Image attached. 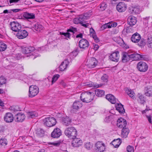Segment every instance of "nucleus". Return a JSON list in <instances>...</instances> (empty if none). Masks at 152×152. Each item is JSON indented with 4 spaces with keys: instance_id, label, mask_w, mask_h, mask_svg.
<instances>
[{
    "instance_id": "f257e3e1",
    "label": "nucleus",
    "mask_w": 152,
    "mask_h": 152,
    "mask_svg": "<svg viewBox=\"0 0 152 152\" xmlns=\"http://www.w3.org/2000/svg\"><path fill=\"white\" fill-rule=\"evenodd\" d=\"M94 94L93 92H88L82 93L80 96V99L83 102H90L92 101L94 98Z\"/></svg>"
},
{
    "instance_id": "f03ea898",
    "label": "nucleus",
    "mask_w": 152,
    "mask_h": 152,
    "mask_svg": "<svg viewBox=\"0 0 152 152\" xmlns=\"http://www.w3.org/2000/svg\"><path fill=\"white\" fill-rule=\"evenodd\" d=\"M34 50V47L29 46L22 48V52L23 53L27 55V56H31V58L34 59L39 56L37 54L35 55V52H33Z\"/></svg>"
},
{
    "instance_id": "7ed1b4c3",
    "label": "nucleus",
    "mask_w": 152,
    "mask_h": 152,
    "mask_svg": "<svg viewBox=\"0 0 152 152\" xmlns=\"http://www.w3.org/2000/svg\"><path fill=\"white\" fill-rule=\"evenodd\" d=\"M65 134L70 139H73L77 137V132L76 130L73 127H69L64 131Z\"/></svg>"
},
{
    "instance_id": "20e7f679",
    "label": "nucleus",
    "mask_w": 152,
    "mask_h": 152,
    "mask_svg": "<svg viewBox=\"0 0 152 152\" xmlns=\"http://www.w3.org/2000/svg\"><path fill=\"white\" fill-rule=\"evenodd\" d=\"M43 121L44 125L48 127L55 126L56 123V119L53 117H47L44 118Z\"/></svg>"
},
{
    "instance_id": "39448f33",
    "label": "nucleus",
    "mask_w": 152,
    "mask_h": 152,
    "mask_svg": "<svg viewBox=\"0 0 152 152\" xmlns=\"http://www.w3.org/2000/svg\"><path fill=\"white\" fill-rule=\"evenodd\" d=\"M77 31V30L76 28L71 27L69 29H67V32H60V34L61 35H63L64 36L70 39L71 35H73V36L75 37V36L74 35V34Z\"/></svg>"
},
{
    "instance_id": "423d86ee",
    "label": "nucleus",
    "mask_w": 152,
    "mask_h": 152,
    "mask_svg": "<svg viewBox=\"0 0 152 152\" xmlns=\"http://www.w3.org/2000/svg\"><path fill=\"white\" fill-rule=\"evenodd\" d=\"M39 92L38 88L36 85H31L29 88V96L32 97L37 95Z\"/></svg>"
},
{
    "instance_id": "0eeeda50",
    "label": "nucleus",
    "mask_w": 152,
    "mask_h": 152,
    "mask_svg": "<svg viewBox=\"0 0 152 152\" xmlns=\"http://www.w3.org/2000/svg\"><path fill=\"white\" fill-rule=\"evenodd\" d=\"M10 24L11 26V29L15 32H17L22 28L21 24L17 21H14L10 22Z\"/></svg>"
},
{
    "instance_id": "6e6552de",
    "label": "nucleus",
    "mask_w": 152,
    "mask_h": 152,
    "mask_svg": "<svg viewBox=\"0 0 152 152\" xmlns=\"http://www.w3.org/2000/svg\"><path fill=\"white\" fill-rule=\"evenodd\" d=\"M137 68L140 72H144L148 70V66L145 62L140 61L137 64Z\"/></svg>"
},
{
    "instance_id": "1a4fd4ad",
    "label": "nucleus",
    "mask_w": 152,
    "mask_h": 152,
    "mask_svg": "<svg viewBox=\"0 0 152 152\" xmlns=\"http://www.w3.org/2000/svg\"><path fill=\"white\" fill-rule=\"evenodd\" d=\"M95 147L97 152H103L105 149L104 143L102 141L97 142L95 145Z\"/></svg>"
},
{
    "instance_id": "9d476101",
    "label": "nucleus",
    "mask_w": 152,
    "mask_h": 152,
    "mask_svg": "<svg viewBox=\"0 0 152 152\" xmlns=\"http://www.w3.org/2000/svg\"><path fill=\"white\" fill-rule=\"evenodd\" d=\"M89 45L88 42L86 39H82L79 42V46L80 48L83 50L88 48Z\"/></svg>"
},
{
    "instance_id": "9b49d317",
    "label": "nucleus",
    "mask_w": 152,
    "mask_h": 152,
    "mask_svg": "<svg viewBox=\"0 0 152 152\" xmlns=\"http://www.w3.org/2000/svg\"><path fill=\"white\" fill-rule=\"evenodd\" d=\"M28 34V32L26 30L21 28L17 32L16 36L19 39H23L26 38Z\"/></svg>"
},
{
    "instance_id": "f8f14e48",
    "label": "nucleus",
    "mask_w": 152,
    "mask_h": 152,
    "mask_svg": "<svg viewBox=\"0 0 152 152\" xmlns=\"http://www.w3.org/2000/svg\"><path fill=\"white\" fill-rule=\"evenodd\" d=\"M127 122L126 120L122 118H119L117 121V126L120 128H124L126 127Z\"/></svg>"
},
{
    "instance_id": "ddd939ff",
    "label": "nucleus",
    "mask_w": 152,
    "mask_h": 152,
    "mask_svg": "<svg viewBox=\"0 0 152 152\" xmlns=\"http://www.w3.org/2000/svg\"><path fill=\"white\" fill-rule=\"evenodd\" d=\"M86 19V16L83 15H80L75 18L73 20L74 23L75 24H81L85 21Z\"/></svg>"
},
{
    "instance_id": "4468645a",
    "label": "nucleus",
    "mask_w": 152,
    "mask_h": 152,
    "mask_svg": "<svg viewBox=\"0 0 152 152\" xmlns=\"http://www.w3.org/2000/svg\"><path fill=\"white\" fill-rule=\"evenodd\" d=\"M119 58V52L116 51L112 53L110 56V59L112 61L117 62Z\"/></svg>"
},
{
    "instance_id": "2eb2a0df",
    "label": "nucleus",
    "mask_w": 152,
    "mask_h": 152,
    "mask_svg": "<svg viewBox=\"0 0 152 152\" xmlns=\"http://www.w3.org/2000/svg\"><path fill=\"white\" fill-rule=\"evenodd\" d=\"M61 135V130L58 128L55 129L51 133V136L54 138H57Z\"/></svg>"
},
{
    "instance_id": "dca6fc26",
    "label": "nucleus",
    "mask_w": 152,
    "mask_h": 152,
    "mask_svg": "<svg viewBox=\"0 0 152 152\" xmlns=\"http://www.w3.org/2000/svg\"><path fill=\"white\" fill-rule=\"evenodd\" d=\"M61 120L62 124L66 126L71 125L72 123L71 119L67 116L61 118Z\"/></svg>"
},
{
    "instance_id": "f3484780",
    "label": "nucleus",
    "mask_w": 152,
    "mask_h": 152,
    "mask_svg": "<svg viewBox=\"0 0 152 152\" xmlns=\"http://www.w3.org/2000/svg\"><path fill=\"white\" fill-rule=\"evenodd\" d=\"M126 4L123 2L119 3L116 6V9L118 11L120 12L124 11L126 9Z\"/></svg>"
},
{
    "instance_id": "a211bd4d",
    "label": "nucleus",
    "mask_w": 152,
    "mask_h": 152,
    "mask_svg": "<svg viewBox=\"0 0 152 152\" xmlns=\"http://www.w3.org/2000/svg\"><path fill=\"white\" fill-rule=\"evenodd\" d=\"M4 118V121L8 123L12 122L14 119L12 114L10 113H6L5 114Z\"/></svg>"
},
{
    "instance_id": "6ab92c4d",
    "label": "nucleus",
    "mask_w": 152,
    "mask_h": 152,
    "mask_svg": "<svg viewBox=\"0 0 152 152\" xmlns=\"http://www.w3.org/2000/svg\"><path fill=\"white\" fill-rule=\"evenodd\" d=\"M72 139V144L75 147H78L82 144V141L79 138L74 137Z\"/></svg>"
},
{
    "instance_id": "aec40b11",
    "label": "nucleus",
    "mask_w": 152,
    "mask_h": 152,
    "mask_svg": "<svg viewBox=\"0 0 152 152\" xmlns=\"http://www.w3.org/2000/svg\"><path fill=\"white\" fill-rule=\"evenodd\" d=\"M97 61L94 58H91L89 61L88 65V67L91 68L95 67L97 65Z\"/></svg>"
},
{
    "instance_id": "412c9836",
    "label": "nucleus",
    "mask_w": 152,
    "mask_h": 152,
    "mask_svg": "<svg viewBox=\"0 0 152 152\" xmlns=\"http://www.w3.org/2000/svg\"><path fill=\"white\" fill-rule=\"evenodd\" d=\"M141 38L140 35L136 32L132 35L131 37V40L133 42L137 43L138 42Z\"/></svg>"
},
{
    "instance_id": "4be33fe9",
    "label": "nucleus",
    "mask_w": 152,
    "mask_h": 152,
    "mask_svg": "<svg viewBox=\"0 0 152 152\" xmlns=\"http://www.w3.org/2000/svg\"><path fill=\"white\" fill-rule=\"evenodd\" d=\"M136 18L132 16H129L127 19V23L129 25L132 26L134 25L136 23Z\"/></svg>"
},
{
    "instance_id": "5701e85b",
    "label": "nucleus",
    "mask_w": 152,
    "mask_h": 152,
    "mask_svg": "<svg viewBox=\"0 0 152 152\" xmlns=\"http://www.w3.org/2000/svg\"><path fill=\"white\" fill-rule=\"evenodd\" d=\"M16 121L18 122H22L25 119V115L21 113H18L15 116Z\"/></svg>"
},
{
    "instance_id": "b1692460",
    "label": "nucleus",
    "mask_w": 152,
    "mask_h": 152,
    "mask_svg": "<svg viewBox=\"0 0 152 152\" xmlns=\"http://www.w3.org/2000/svg\"><path fill=\"white\" fill-rule=\"evenodd\" d=\"M90 33L91 36L93 38L95 41L96 43L99 42V39L97 37L95 32L93 28H91L90 29Z\"/></svg>"
},
{
    "instance_id": "393cba45",
    "label": "nucleus",
    "mask_w": 152,
    "mask_h": 152,
    "mask_svg": "<svg viewBox=\"0 0 152 152\" xmlns=\"http://www.w3.org/2000/svg\"><path fill=\"white\" fill-rule=\"evenodd\" d=\"M69 64V61L67 59L63 61L59 66L60 70L63 71L66 69Z\"/></svg>"
},
{
    "instance_id": "a878e982",
    "label": "nucleus",
    "mask_w": 152,
    "mask_h": 152,
    "mask_svg": "<svg viewBox=\"0 0 152 152\" xmlns=\"http://www.w3.org/2000/svg\"><path fill=\"white\" fill-rule=\"evenodd\" d=\"M106 98L112 104H115L116 102V99L114 96L111 94H108L106 96Z\"/></svg>"
},
{
    "instance_id": "bb28decb",
    "label": "nucleus",
    "mask_w": 152,
    "mask_h": 152,
    "mask_svg": "<svg viewBox=\"0 0 152 152\" xmlns=\"http://www.w3.org/2000/svg\"><path fill=\"white\" fill-rule=\"evenodd\" d=\"M121 142V140L120 138L115 139L110 143L115 148L118 147Z\"/></svg>"
},
{
    "instance_id": "cd10ccee",
    "label": "nucleus",
    "mask_w": 152,
    "mask_h": 152,
    "mask_svg": "<svg viewBox=\"0 0 152 152\" xmlns=\"http://www.w3.org/2000/svg\"><path fill=\"white\" fill-rule=\"evenodd\" d=\"M23 17L26 19H33L35 18V15L32 13H29L27 12H24L23 15Z\"/></svg>"
},
{
    "instance_id": "c85d7f7f",
    "label": "nucleus",
    "mask_w": 152,
    "mask_h": 152,
    "mask_svg": "<svg viewBox=\"0 0 152 152\" xmlns=\"http://www.w3.org/2000/svg\"><path fill=\"white\" fill-rule=\"evenodd\" d=\"M116 110L121 113H123L125 112L123 106L121 103L115 105Z\"/></svg>"
},
{
    "instance_id": "c756f323",
    "label": "nucleus",
    "mask_w": 152,
    "mask_h": 152,
    "mask_svg": "<svg viewBox=\"0 0 152 152\" xmlns=\"http://www.w3.org/2000/svg\"><path fill=\"white\" fill-rule=\"evenodd\" d=\"M27 117L28 118H34L38 116L37 113L35 111H29L27 112Z\"/></svg>"
},
{
    "instance_id": "7c9ffc66",
    "label": "nucleus",
    "mask_w": 152,
    "mask_h": 152,
    "mask_svg": "<svg viewBox=\"0 0 152 152\" xmlns=\"http://www.w3.org/2000/svg\"><path fill=\"white\" fill-rule=\"evenodd\" d=\"M129 55L127 53L123 52L122 54V61L123 63H125L129 60Z\"/></svg>"
},
{
    "instance_id": "2f4dec72",
    "label": "nucleus",
    "mask_w": 152,
    "mask_h": 152,
    "mask_svg": "<svg viewBox=\"0 0 152 152\" xmlns=\"http://www.w3.org/2000/svg\"><path fill=\"white\" fill-rule=\"evenodd\" d=\"M32 27L34 28L35 30L39 32L42 29L43 26L39 23H36Z\"/></svg>"
},
{
    "instance_id": "473e14b6",
    "label": "nucleus",
    "mask_w": 152,
    "mask_h": 152,
    "mask_svg": "<svg viewBox=\"0 0 152 152\" xmlns=\"http://www.w3.org/2000/svg\"><path fill=\"white\" fill-rule=\"evenodd\" d=\"M146 44L148 47L152 48V36L150 35L148 36L146 42Z\"/></svg>"
},
{
    "instance_id": "72a5a7b5",
    "label": "nucleus",
    "mask_w": 152,
    "mask_h": 152,
    "mask_svg": "<svg viewBox=\"0 0 152 152\" xmlns=\"http://www.w3.org/2000/svg\"><path fill=\"white\" fill-rule=\"evenodd\" d=\"M82 104L80 101H75L73 104V107L74 109L77 110L81 107Z\"/></svg>"
},
{
    "instance_id": "f704fd0d",
    "label": "nucleus",
    "mask_w": 152,
    "mask_h": 152,
    "mask_svg": "<svg viewBox=\"0 0 152 152\" xmlns=\"http://www.w3.org/2000/svg\"><path fill=\"white\" fill-rule=\"evenodd\" d=\"M129 130L128 128L125 127L122 130V135L123 137L126 138L129 132Z\"/></svg>"
},
{
    "instance_id": "c9c22d12",
    "label": "nucleus",
    "mask_w": 152,
    "mask_h": 152,
    "mask_svg": "<svg viewBox=\"0 0 152 152\" xmlns=\"http://www.w3.org/2000/svg\"><path fill=\"white\" fill-rule=\"evenodd\" d=\"M95 93L96 96L102 97L104 95V91L103 90L97 89L95 90Z\"/></svg>"
},
{
    "instance_id": "e433bc0d",
    "label": "nucleus",
    "mask_w": 152,
    "mask_h": 152,
    "mask_svg": "<svg viewBox=\"0 0 152 152\" xmlns=\"http://www.w3.org/2000/svg\"><path fill=\"white\" fill-rule=\"evenodd\" d=\"M8 144L7 139L5 138H2L0 139V145L2 146L5 147Z\"/></svg>"
},
{
    "instance_id": "4c0bfd02",
    "label": "nucleus",
    "mask_w": 152,
    "mask_h": 152,
    "mask_svg": "<svg viewBox=\"0 0 152 152\" xmlns=\"http://www.w3.org/2000/svg\"><path fill=\"white\" fill-rule=\"evenodd\" d=\"M125 91L126 94L130 97L131 98L133 97L134 93V91H133L131 89L127 88L126 89Z\"/></svg>"
},
{
    "instance_id": "58836bf2",
    "label": "nucleus",
    "mask_w": 152,
    "mask_h": 152,
    "mask_svg": "<svg viewBox=\"0 0 152 152\" xmlns=\"http://www.w3.org/2000/svg\"><path fill=\"white\" fill-rule=\"evenodd\" d=\"M145 94L147 96H152V86H149L147 88V91Z\"/></svg>"
},
{
    "instance_id": "ea45409f",
    "label": "nucleus",
    "mask_w": 152,
    "mask_h": 152,
    "mask_svg": "<svg viewBox=\"0 0 152 152\" xmlns=\"http://www.w3.org/2000/svg\"><path fill=\"white\" fill-rule=\"evenodd\" d=\"M45 132L44 130L41 129H38L37 132V134L39 137H42L44 135Z\"/></svg>"
},
{
    "instance_id": "a19ab883",
    "label": "nucleus",
    "mask_w": 152,
    "mask_h": 152,
    "mask_svg": "<svg viewBox=\"0 0 152 152\" xmlns=\"http://www.w3.org/2000/svg\"><path fill=\"white\" fill-rule=\"evenodd\" d=\"M7 48V45L4 43L0 42V51H4Z\"/></svg>"
},
{
    "instance_id": "79ce46f5",
    "label": "nucleus",
    "mask_w": 152,
    "mask_h": 152,
    "mask_svg": "<svg viewBox=\"0 0 152 152\" xmlns=\"http://www.w3.org/2000/svg\"><path fill=\"white\" fill-rule=\"evenodd\" d=\"M137 100L141 104H143L145 102V100L144 97L142 95H139L138 98Z\"/></svg>"
},
{
    "instance_id": "37998d69",
    "label": "nucleus",
    "mask_w": 152,
    "mask_h": 152,
    "mask_svg": "<svg viewBox=\"0 0 152 152\" xmlns=\"http://www.w3.org/2000/svg\"><path fill=\"white\" fill-rule=\"evenodd\" d=\"M131 9L132 12L133 13L137 14L139 13L140 12V9L137 7H132Z\"/></svg>"
},
{
    "instance_id": "c03bdc74",
    "label": "nucleus",
    "mask_w": 152,
    "mask_h": 152,
    "mask_svg": "<svg viewBox=\"0 0 152 152\" xmlns=\"http://www.w3.org/2000/svg\"><path fill=\"white\" fill-rule=\"evenodd\" d=\"M107 5L105 2H103L100 5V10L102 11L104 10L106 8Z\"/></svg>"
},
{
    "instance_id": "a18cd8bd",
    "label": "nucleus",
    "mask_w": 152,
    "mask_h": 152,
    "mask_svg": "<svg viewBox=\"0 0 152 152\" xmlns=\"http://www.w3.org/2000/svg\"><path fill=\"white\" fill-rule=\"evenodd\" d=\"M114 114L112 113V114L105 118L104 120V121L106 122H109L112 119L114 118Z\"/></svg>"
},
{
    "instance_id": "49530a36",
    "label": "nucleus",
    "mask_w": 152,
    "mask_h": 152,
    "mask_svg": "<svg viewBox=\"0 0 152 152\" xmlns=\"http://www.w3.org/2000/svg\"><path fill=\"white\" fill-rule=\"evenodd\" d=\"M138 45L140 46H142L145 45V42L143 39H140L139 41L137 42Z\"/></svg>"
},
{
    "instance_id": "de8ad7c7",
    "label": "nucleus",
    "mask_w": 152,
    "mask_h": 152,
    "mask_svg": "<svg viewBox=\"0 0 152 152\" xmlns=\"http://www.w3.org/2000/svg\"><path fill=\"white\" fill-rule=\"evenodd\" d=\"M60 75H59L56 74L54 75L52 78V84L55 83L59 77Z\"/></svg>"
},
{
    "instance_id": "09e8293b",
    "label": "nucleus",
    "mask_w": 152,
    "mask_h": 152,
    "mask_svg": "<svg viewBox=\"0 0 152 152\" xmlns=\"http://www.w3.org/2000/svg\"><path fill=\"white\" fill-rule=\"evenodd\" d=\"M6 83V79L2 76L0 77V86Z\"/></svg>"
},
{
    "instance_id": "8fccbe9b",
    "label": "nucleus",
    "mask_w": 152,
    "mask_h": 152,
    "mask_svg": "<svg viewBox=\"0 0 152 152\" xmlns=\"http://www.w3.org/2000/svg\"><path fill=\"white\" fill-rule=\"evenodd\" d=\"M85 147L88 150L90 149L92 147V145L91 144L90 142L86 143L85 144Z\"/></svg>"
},
{
    "instance_id": "3c124183",
    "label": "nucleus",
    "mask_w": 152,
    "mask_h": 152,
    "mask_svg": "<svg viewBox=\"0 0 152 152\" xmlns=\"http://www.w3.org/2000/svg\"><path fill=\"white\" fill-rule=\"evenodd\" d=\"M4 106V103L0 99V112H2L4 111L3 107Z\"/></svg>"
},
{
    "instance_id": "603ef678",
    "label": "nucleus",
    "mask_w": 152,
    "mask_h": 152,
    "mask_svg": "<svg viewBox=\"0 0 152 152\" xmlns=\"http://www.w3.org/2000/svg\"><path fill=\"white\" fill-rule=\"evenodd\" d=\"M107 78V75L105 74H104L101 77V79L104 82H107L108 80Z\"/></svg>"
},
{
    "instance_id": "864d4df0",
    "label": "nucleus",
    "mask_w": 152,
    "mask_h": 152,
    "mask_svg": "<svg viewBox=\"0 0 152 152\" xmlns=\"http://www.w3.org/2000/svg\"><path fill=\"white\" fill-rule=\"evenodd\" d=\"M126 150L128 152H134V148L132 146L129 145L127 147Z\"/></svg>"
},
{
    "instance_id": "5fc2aeb1",
    "label": "nucleus",
    "mask_w": 152,
    "mask_h": 152,
    "mask_svg": "<svg viewBox=\"0 0 152 152\" xmlns=\"http://www.w3.org/2000/svg\"><path fill=\"white\" fill-rule=\"evenodd\" d=\"M7 129L6 125H0V133L4 132Z\"/></svg>"
},
{
    "instance_id": "6e6d98bb",
    "label": "nucleus",
    "mask_w": 152,
    "mask_h": 152,
    "mask_svg": "<svg viewBox=\"0 0 152 152\" xmlns=\"http://www.w3.org/2000/svg\"><path fill=\"white\" fill-rule=\"evenodd\" d=\"M109 25L110 26V28L112 27H115L117 26V24L115 22H109Z\"/></svg>"
},
{
    "instance_id": "4d7b16f0",
    "label": "nucleus",
    "mask_w": 152,
    "mask_h": 152,
    "mask_svg": "<svg viewBox=\"0 0 152 152\" xmlns=\"http://www.w3.org/2000/svg\"><path fill=\"white\" fill-rule=\"evenodd\" d=\"M109 23L103 25L102 27L101 28L102 30L104 29L107 28H110V26Z\"/></svg>"
},
{
    "instance_id": "13d9d810",
    "label": "nucleus",
    "mask_w": 152,
    "mask_h": 152,
    "mask_svg": "<svg viewBox=\"0 0 152 152\" xmlns=\"http://www.w3.org/2000/svg\"><path fill=\"white\" fill-rule=\"evenodd\" d=\"M103 84H98L96 83H93V87L94 88H97L100 87L101 86L103 85Z\"/></svg>"
},
{
    "instance_id": "bf43d9fd",
    "label": "nucleus",
    "mask_w": 152,
    "mask_h": 152,
    "mask_svg": "<svg viewBox=\"0 0 152 152\" xmlns=\"http://www.w3.org/2000/svg\"><path fill=\"white\" fill-rule=\"evenodd\" d=\"M140 54L138 53H135L134 60H140Z\"/></svg>"
},
{
    "instance_id": "052dcab7",
    "label": "nucleus",
    "mask_w": 152,
    "mask_h": 152,
    "mask_svg": "<svg viewBox=\"0 0 152 152\" xmlns=\"http://www.w3.org/2000/svg\"><path fill=\"white\" fill-rule=\"evenodd\" d=\"M140 60H146L147 59L146 56L144 55H142L140 54Z\"/></svg>"
},
{
    "instance_id": "680f3d73",
    "label": "nucleus",
    "mask_w": 152,
    "mask_h": 152,
    "mask_svg": "<svg viewBox=\"0 0 152 152\" xmlns=\"http://www.w3.org/2000/svg\"><path fill=\"white\" fill-rule=\"evenodd\" d=\"M146 118H147L149 122L150 123H152V121H151V115H146Z\"/></svg>"
},
{
    "instance_id": "e2e57ef3",
    "label": "nucleus",
    "mask_w": 152,
    "mask_h": 152,
    "mask_svg": "<svg viewBox=\"0 0 152 152\" xmlns=\"http://www.w3.org/2000/svg\"><path fill=\"white\" fill-rule=\"evenodd\" d=\"M80 24L82 25V26L86 28L89 25V23H84L83 22L82 23H81Z\"/></svg>"
},
{
    "instance_id": "0e129e2a",
    "label": "nucleus",
    "mask_w": 152,
    "mask_h": 152,
    "mask_svg": "<svg viewBox=\"0 0 152 152\" xmlns=\"http://www.w3.org/2000/svg\"><path fill=\"white\" fill-rule=\"evenodd\" d=\"M50 144L53 145L55 146H58L60 144V142H54L52 143H50Z\"/></svg>"
},
{
    "instance_id": "69168bd1",
    "label": "nucleus",
    "mask_w": 152,
    "mask_h": 152,
    "mask_svg": "<svg viewBox=\"0 0 152 152\" xmlns=\"http://www.w3.org/2000/svg\"><path fill=\"white\" fill-rule=\"evenodd\" d=\"M94 49L96 50H97L99 47V46L97 44L94 45Z\"/></svg>"
},
{
    "instance_id": "338daca9",
    "label": "nucleus",
    "mask_w": 152,
    "mask_h": 152,
    "mask_svg": "<svg viewBox=\"0 0 152 152\" xmlns=\"http://www.w3.org/2000/svg\"><path fill=\"white\" fill-rule=\"evenodd\" d=\"M83 36V35L82 33H80L79 34L77 35L76 36V37L77 38H82Z\"/></svg>"
},
{
    "instance_id": "774afa93",
    "label": "nucleus",
    "mask_w": 152,
    "mask_h": 152,
    "mask_svg": "<svg viewBox=\"0 0 152 152\" xmlns=\"http://www.w3.org/2000/svg\"><path fill=\"white\" fill-rule=\"evenodd\" d=\"M20 0H10L9 2L10 4L12 3H16L19 1Z\"/></svg>"
}]
</instances>
